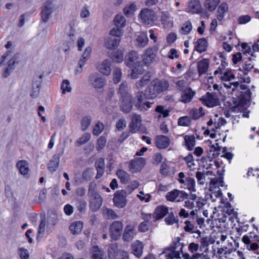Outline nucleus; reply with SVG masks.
<instances>
[{
    "mask_svg": "<svg viewBox=\"0 0 259 259\" xmlns=\"http://www.w3.org/2000/svg\"><path fill=\"white\" fill-rule=\"evenodd\" d=\"M209 65V61L207 59H203L198 62V72L200 76L205 73L207 71Z\"/></svg>",
    "mask_w": 259,
    "mask_h": 259,
    "instance_id": "27",
    "label": "nucleus"
},
{
    "mask_svg": "<svg viewBox=\"0 0 259 259\" xmlns=\"http://www.w3.org/2000/svg\"><path fill=\"white\" fill-rule=\"evenodd\" d=\"M115 259H128V253L123 250L117 249L115 252Z\"/></svg>",
    "mask_w": 259,
    "mask_h": 259,
    "instance_id": "58",
    "label": "nucleus"
},
{
    "mask_svg": "<svg viewBox=\"0 0 259 259\" xmlns=\"http://www.w3.org/2000/svg\"><path fill=\"white\" fill-rule=\"evenodd\" d=\"M113 202L119 208H124L126 204V192L124 190L117 191L114 195Z\"/></svg>",
    "mask_w": 259,
    "mask_h": 259,
    "instance_id": "13",
    "label": "nucleus"
},
{
    "mask_svg": "<svg viewBox=\"0 0 259 259\" xmlns=\"http://www.w3.org/2000/svg\"><path fill=\"white\" fill-rule=\"evenodd\" d=\"M115 25L118 27H123L125 25L126 20L121 14H117L114 19Z\"/></svg>",
    "mask_w": 259,
    "mask_h": 259,
    "instance_id": "50",
    "label": "nucleus"
},
{
    "mask_svg": "<svg viewBox=\"0 0 259 259\" xmlns=\"http://www.w3.org/2000/svg\"><path fill=\"white\" fill-rule=\"evenodd\" d=\"M128 88L127 83L126 82L122 83L119 88L118 93L120 95L122 100H131L132 96L128 93Z\"/></svg>",
    "mask_w": 259,
    "mask_h": 259,
    "instance_id": "29",
    "label": "nucleus"
},
{
    "mask_svg": "<svg viewBox=\"0 0 259 259\" xmlns=\"http://www.w3.org/2000/svg\"><path fill=\"white\" fill-rule=\"evenodd\" d=\"M168 212V208L167 206L164 205H159L157 206L153 213L154 216L158 220L164 218Z\"/></svg>",
    "mask_w": 259,
    "mask_h": 259,
    "instance_id": "26",
    "label": "nucleus"
},
{
    "mask_svg": "<svg viewBox=\"0 0 259 259\" xmlns=\"http://www.w3.org/2000/svg\"><path fill=\"white\" fill-rule=\"evenodd\" d=\"M189 9L193 13L198 14L201 12V5L198 0H194L189 4Z\"/></svg>",
    "mask_w": 259,
    "mask_h": 259,
    "instance_id": "43",
    "label": "nucleus"
},
{
    "mask_svg": "<svg viewBox=\"0 0 259 259\" xmlns=\"http://www.w3.org/2000/svg\"><path fill=\"white\" fill-rule=\"evenodd\" d=\"M196 198V195H191L190 197L185 201L184 206L189 209H193L195 207V199Z\"/></svg>",
    "mask_w": 259,
    "mask_h": 259,
    "instance_id": "51",
    "label": "nucleus"
},
{
    "mask_svg": "<svg viewBox=\"0 0 259 259\" xmlns=\"http://www.w3.org/2000/svg\"><path fill=\"white\" fill-rule=\"evenodd\" d=\"M111 58L114 62L121 63L123 60V53L120 50H117L112 54Z\"/></svg>",
    "mask_w": 259,
    "mask_h": 259,
    "instance_id": "54",
    "label": "nucleus"
},
{
    "mask_svg": "<svg viewBox=\"0 0 259 259\" xmlns=\"http://www.w3.org/2000/svg\"><path fill=\"white\" fill-rule=\"evenodd\" d=\"M137 6L135 4L132 3L127 5L123 9V12L126 16L132 15L136 11Z\"/></svg>",
    "mask_w": 259,
    "mask_h": 259,
    "instance_id": "53",
    "label": "nucleus"
},
{
    "mask_svg": "<svg viewBox=\"0 0 259 259\" xmlns=\"http://www.w3.org/2000/svg\"><path fill=\"white\" fill-rule=\"evenodd\" d=\"M91 136L90 133H84L79 139L76 141V144L78 146L82 145L87 143L91 139Z\"/></svg>",
    "mask_w": 259,
    "mask_h": 259,
    "instance_id": "55",
    "label": "nucleus"
},
{
    "mask_svg": "<svg viewBox=\"0 0 259 259\" xmlns=\"http://www.w3.org/2000/svg\"><path fill=\"white\" fill-rule=\"evenodd\" d=\"M185 145L187 149L191 151L195 145V138L193 135H186L184 137Z\"/></svg>",
    "mask_w": 259,
    "mask_h": 259,
    "instance_id": "34",
    "label": "nucleus"
},
{
    "mask_svg": "<svg viewBox=\"0 0 259 259\" xmlns=\"http://www.w3.org/2000/svg\"><path fill=\"white\" fill-rule=\"evenodd\" d=\"M141 218L144 220L145 222L151 226L153 223L158 221L157 219L154 216V213H142Z\"/></svg>",
    "mask_w": 259,
    "mask_h": 259,
    "instance_id": "46",
    "label": "nucleus"
},
{
    "mask_svg": "<svg viewBox=\"0 0 259 259\" xmlns=\"http://www.w3.org/2000/svg\"><path fill=\"white\" fill-rule=\"evenodd\" d=\"M88 81L90 85L95 89H102L106 83L105 78L97 72L90 74Z\"/></svg>",
    "mask_w": 259,
    "mask_h": 259,
    "instance_id": "8",
    "label": "nucleus"
},
{
    "mask_svg": "<svg viewBox=\"0 0 259 259\" xmlns=\"http://www.w3.org/2000/svg\"><path fill=\"white\" fill-rule=\"evenodd\" d=\"M137 224L135 223H130L124 228L122 239L124 242L129 243L137 235Z\"/></svg>",
    "mask_w": 259,
    "mask_h": 259,
    "instance_id": "9",
    "label": "nucleus"
},
{
    "mask_svg": "<svg viewBox=\"0 0 259 259\" xmlns=\"http://www.w3.org/2000/svg\"><path fill=\"white\" fill-rule=\"evenodd\" d=\"M181 240L180 237H177L169 247L165 248L159 254L160 259H181V254L182 253L184 246L180 242Z\"/></svg>",
    "mask_w": 259,
    "mask_h": 259,
    "instance_id": "2",
    "label": "nucleus"
},
{
    "mask_svg": "<svg viewBox=\"0 0 259 259\" xmlns=\"http://www.w3.org/2000/svg\"><path fill=\"white\" fill-rule=\"evenodd\" d=\"M228 10V5L226 3L223 2L219 5L216 13L217 19L219 21H223Z\"/></svg>",
    "mask_w": 259,
    "mask_h": 259,
    "instance_id": "22",
    "label": "nucleus"
},
{
    "mask_svg": "<svg viewBox=\"0 0 259 259\" xmlns=\"http://www.w3.org/2000/svg\"><path fill=\"white\" fill-rule=\"evenodd\" d=\"M92 259H106V255L104 251L98 246H94L92 248Z\"/></svg>",
    "mask_w": 259,
    "mask_h": 259,
    "instance_id": "32",
    "label": "nucleus"
},
{
    "mask_svg": "<svg viewBox=\"0 0 259 259\" xmlns=\"http://www.w3.org/2000/svg\"><path fill=\"white\" fill-rule=\"evenodd\" d=\"M19 55L15 54L13 56V57L10 59L8 63V67L6 69L4 73L3 74V76L4 77H7L10 73L15 68V64L16 63V61L18 58Z\"/></svg>",
    "mask_w": 259,
    "mask_h": 259,
    "instance_id": "25",
    "label": "nucleus"
},
{
    "mask_svg": "<svg viewBox=\"0 0 259 259\" xmlns=\"http://www.w3.org/2000/svg\"><path fill=\"white\" fill-rule=\"evenodd\" d=\"M131 122L129 126L132 133H135L140 126L141 123V118L140 115L133 113L131 115Z\"/></svg>",
    "mask_w": 259,
    "mask_h": 259,
    "instance_id": "23",
    "label": "nucleus"
},
{
    "mask_svg": "<svg viewBox=\"0 0 259 259\" xmlns=\"http://www.w3.org/2000/svg\"><path fill=\"white\" fill-rule=\"evenodd\" d=\"M111 61L109 59H105L102 62L97 63L96 68L102 74L108 76L111 72Z\"/></svg>",
    "mask_w": 259,
    "mask_h": 259,
    "instance_id": "16",
    "label": "nucleus"
},
{
    "mask_svg": "<svg viewBox=\"0 0 259 259\" xmlns=\"http://www.w3.org/2000/svg\"><path fill=\"white\" fill-rule=\"evenodd\" d=\"M136 41L138 47L144 48L145 47L149 41L147 34L146 32H141L137 36Z\"/></svg>",
    "mask_w": 259,
    "mask_h": 259,
    "instance_id": "31",
    "label": "nucleus"
},
{
    "mask_svg": "<svg viewBox=\"0 0 259 259\" xmlns=\"http://www.w3.org/2000/svg\"><path fill=\"white\" fill-rule=\"evenodd\" d=\"M178 122L179 125L188 126L191 124V119L189 116H183L179 118Z\"/></svg>",
    "mask_w": 259,
    "mask_h": 259,
    "instance_id": "60",
    "label": "nucleus"
},
{
    "mask_svg": "<svg viewBox=\"0 0 259 259\" xmlns=\"http://www.w3.org/2000/svg\"><path fill=\"white\" fill-rule=\"evenodd\" d=\"M16 166L19 169L20 173L22 175H26L29 171L28 164L26 160H20L17 164Z\"/></svg>",
    "mask_w": 259,
    "mask_h": 259,
    "instance_id": "33",
    "label": "nucleus"
},
{
    "mask_svg": "<svg viewBox=\"0 0 259 259\" xmlns=\"http://www.w3.org/2000/svg\"><path fill=\"white\" fill-rule=\"evenodd\" d=\"M82 228L83 223L81 221L73 222L69 227L71 232L74 235L79 234L81 232Z\"/></svg>",
    "mask_w": 259,
    "mask_h": 259,
    "instance_id": "38",
    "label": "nucleus"
},
{
    "mask_svg": "<svg viewBox=\"0 0 259 259\" xmlns=\"http://www.w3.org/2000/svg\"><path fill=\"white\" fill-rule=\"evenodd\" d=\"M120 42V39L119 38H113L112 37L108 38L105 42L106 48L111 50H115Z\"/></svg>",
    "mask_w": 259,
    "mask_h": 259,
    "instance_id": "28",
    "label": "nucleus"
},
{
    "mask_svg": "<svg viewBox=\"0 0 259 259\" xmlns=\"http://www.w3.org/2000/svg\"><path fill=\"white\" fill-rule=\"evenodd\" d=\"M123 224L121 221H115L109 227V236L113 240H118L123 231Z\"/></svg>",
    "mask_w": 259,
    "mask_h": 259,
    "instance_id": "11",
    "label": "nucleus"
},
{
    "mask_svg": "<svg viewBox=\"0 0 259 259\" xmlns=\"http://www.w3.org/2000/svg\"><path fill=\"white\" fill-rule=\"evenodd\" d=\"M210 189H219L220 187H223L224 185L223 177L222 174H220L219 177L214 178L210 181Z\"/></svg>",
    "mask_w": 259,
    "mask_h": 259,
    "instance_id": "42",
    "label": "nucleus"
},
{
    "mask_svg": "<svg viewBox=\"0 0 259 259\" xmlns=\"http://www.w3.org/2000/svg\"><path fill=\"white\" fill-rule=\"evenodd\" d=\"M196 93L191 88H186L181 94L180 101L184 103L190 102L195 95Z\"/></svg>",
    "mask_w": 259,
    "mask_h": 259,
    "instance_id": "19",
    "label": "nucleus"
},
{
    "mask_svg": "<svg viewBox=\"0 0 259 259\" xmlns=\"http://www.w3.org/2000/svg\"><path fill=\"white\" fill-rule=\"evenodd\" d=\"M141 22L145 25H152L156 20V14L152 9H142L139 14Z\"/></svg>",
    "mask_w": 259,
    "mask_h": 259,
    "instance_id": "5",
    "label": "nucleus"
},
{
    "mask_svg": "<svg viewBox=\"0 0 259 259\" xmlns=\"http://www.w3.org/2000/svg\"><path fill=\"white\" fill-rule=\"evenodd\" d=\"M202 103L209 108H212L219 105L220 103L219 98L216 93H206L200 99Z\"/></svg>",
    "mask_w": 259,
    "mask_h": 259,
    "instance_id": "10",
    "label": "nucleus"
},
{
    "mask_svg": "<svg viewBox=\"0 0 259 259\" xmlns=\"http://www.w3.org/2000/svg\"><path fill=\"white\" fill-rule=\"evenodd\" d=\"M61 89L63 94H65L66 92H70L72 88L70 85L69 81L67 79L63 80L61 84Z\"/></svg>",
    "mask_w": 259,
    "mask_h": 259,
    "instance_id": "59",
    "label": "nucleus"
},
{
    "mask_svg": "<svg viewBox=\"0 0 259 259\" xmlns=\"http://www.w3.org/2000/svg\"><path fill=\"white\" fill-rule=\"evenodd\" d=\"M96 184L91 182L89 186L88 195L89 198L90 208L93 212L97 211L103 203L102 196L96 191Z\"/></svg>",
    "mask_w": 259,
    "mask_h": 259,
    "instance_id": "3",
    "label": "nucleus"
},
{
    "mask_svg": "<svg viewBox=\"0 0 259 259\" xmlns=\"http://www.w3.org/2000/svg\"><path fill=\"white\" fill-rule=\"evenodd\" d=\"M194 221L187 220L185 222V226L184 229L185 232L190 233H194L198 232L200 233V232L197 230V228L195 226Z\"/></svg>",
    "mask_w": 259,
    "mask_h": 259,
    "instance_id": "39",
    "label": "nucleus"
},
{
    "mask_svg": "<svg viewBox=\"0 0 259 259\" xmlns=\"http://www.w3.org/2000/svg\"><path fill=\"white\" fill-rule=\"evenodd\" d=\"M92 122V118L90 116H85L82 118L80 122L81 130L82 131H86L90 126Z\"/></svg>",
    "mask_w": 259,
    "mask_h": 259,
    "instance_id": "49",
    "label": "nucleus"
},
{
    "mask_svg": "<svg viewBox=\"0 0 259 259\" xmlns=\"http://www.w3.org/2000/svg\"><path fill=\"white\" fill-rule=\"evenodd\" d=\"M204 109L201 107L199 108H193L190 111L189 115L194 120L198 119L204 115Z\"/></svg>",
    "mask_w": 259,
    "mask_h": 259,
    "instance_id": "37",
    "label": "nucleus"
},
{
    "mask_svg": "<svg viewBox=\"0 0 259 259\" xmlns=\"http://www.w3.org/2000/svg\"><path fill=\"white\" fill-rule=\"evenodd\" d=\"M224 86L226 89H232V91L235 90H246L247 87L246 85L240 84L239 81H235L231 82L230 81H226L223 83Z\"/></svg>",
    "mask_w": 259,
    "mask_h": 259,
    "instance_id": "24",
    "label": "nucleus"
},
{
    "mask_svg": "<svg viewBox=\"0 0 259 259\" xmlns=\"http://www.w3.org/2000/svg\"><path fill=\"white\" fill-rule=\"evenodd\" d=\"M144 98L146 99L145 93H144L143 92L139 91L136 93L135 98V106L137 109L142 108V104L144 103L143 100Z\"/></svg>",
    "mask_w": 259,
    "mask_h": 259,
    "instance_id": "36",
    "label": "nucleus"
},
{
    "mask_svg": "<svg viewBox=\"0 0 259 259\" xmlns=\"http://www.w3.org/2000/svg\"><path fill=\"white\" fill-rule=\"evenodd\" d=\"M63 152L60 154L54 155L50 160L48 163L47 167L50 172H54L58 169L60 163V158Z\"/></svg>",
    "mask_w": 259,
    "mask_h": 259,
    "instance_id": "20",
    "label": "nucleus"
},
{
    "mask_svg": "<svg viewBox=\"0 0 259 259\" xmlns=\"http://www.w3.org/2000/svg\"><path fill=\"white\" fill-rule=\"evenodd\" d=\"M220 0H204V7L207 11L213 12L220 3Z\"/></svg>",
    "mask_w": 259,
    "mask_h": 259,
    "instance_id": "30",
    "label": "nucleus"
},
{
    "mask_svg": "<svg viewBox=\"0 0 259 259\" xmlns=\"http://www.w3.org/2000/svg\"><path fill=\"white\" fill-rule=\"evenodd\" d=\"M151 78V75L150 73H146L142 77V78L140 80L136 82L135 84L136 88L137 89H141L143 88L146 84H147L148 83V82H149Z\"/></svg>",
    "mask_w": 259,
    "mask_h": 259,
    "instance_id": "41",
    "label": "nucleus"
},
{
    "mask_svg": "<svg viewBox=\"0 0 259 259\" xmlns=\"http://www.w3.org/2000/svg\"><path fill=\"white\" fill-rule=\"evenodd\" d=\"M169 84L165 79L155 78L151 81L145 90L146 98L147 99H154L160 94L166 91Z\"/></svg>",
    "mask_w": 259,
    "mask_h": 259,
    "instance_id": "1",
    "label": "nucleus"
},
{
    "mask_svg": "<svg viewBox=\"0 0 259 259\" xmlns=\"http://www.w3.org/2000/svg\"><path fill=\"white\" fill-rule=\"evenodd\" d=\"M222 81H230L235 78V75L232 74L231 71H225L220 77Z\"/></svg>",
    "mask_w": 259,
    "mask_h": 259,
    "instance_id": "62",
    "label": "nucleus"
},
{
    "mask_svg": "<svg viewBox=\"0 0 259 259\" xmlns=\"http://www.w3.org/2000/svg\"><path fill=\"white\" fill-rule=\"evenodd\" d=\"M121 75V69L117 67L115 68L113 71V80L115 84L120 81Z\"/></svg>",
    "mask_w": 259,
    "mask_h": 259,
    "instance_id": "56",
    "label": "nucleus"
},
{
    "mask_svg": "<svg viewBox=\"0 0 259 259\" xmlns=\"http://www.w3.org/2000/svg\"><path fill=\"white\" fill-rule=\"evenodd\" d=\"M252 60H254V58H249L248 60L244 62L242 65V69H240L241 71L243 73V77H242V74H240V78L242 79L243 82L249 83L250 79L248 76H246L248 73L252 69H253L254 64Z\"/></svg>",
    "mask_w": 259,
    "mask_h": 259,
    "instance_id": "15",
    "label": "nucleus"
},
{
    "mask_svg": "<svg viewBox=\"0 0 259 259\" xmlns=\"http://www.w3.org/2000/svg\"><path fill=\"white\" fill-rule=\"evenodd\" d=\"M132 71L131 74V77L133 79L137 78L139 76L143 73V69L142 66L140 65L134 66V67H132Z\"/></svg>",
    "mask_w": 259,
    "mask_h": 259,
    "instance_id": "47",
    "label": "nucleus"
},
{
    "mask_svg": "<svg viewBox=\"0 0 259 259\" xmlns=\"http://www.w3.org/2000/svg\"><path fill=\"white\" fill-rule=\"evenodd\" d=\"M104 128V124L101 122H98L94 126L93 134L95 136H98L103 131Z\"/></svg>",
    "mask_w": 259,
    "mask_h": 259,
    "instance_id": "61",
    "label": "nucleus"
},
{
    "mask_svg": "<svg viewBox=\"0 0 259 259\" xmlns=\"http://www.w3.org/2000/svg\"><path fill=\"white\" fill-rule=\"evenodd\" d=\"M161 20L165 28L170 27L172 25V19L166 13H162Z\"/></svg>",
    "mask_w": 259,
    "mask_h": 259,
    "instance_id": "45",
    "label": "nucleus"
},
{
    "mask_svg": "<svg viewBox=\"0 0 259 259\" xmlns=\"http://www.w3.org/2000/svg\"><path fill=\"white\" fill-rule=\"evenodd\" d=\"M165 197L167 201L180 202L184 199L188 198V195L184 191L174 189L167 192Z\"/></svg>",
    "mask_w": 259,
    "mask_h": 259,
    "instance_id": "12",
    "label": "nucleus"
},
{
    "mask_svg": "<svg viewBox=\"0 0 259 259\" xmlns=\"http://www.w3.org/2000/svg\"><path fill=\"white\" fill-rule=\"evenodd\" d=\"M116 175L122 184H127L130 180V175L123 169H119L117 170Z\"/></svg>",
    "mask_w": 259,
    "mask_h": 259,
    "instance_id": "35",
    "label": "nucleus"
},
{
    "mask_svg": "<svg viewBox=\"0 0 259 259\" xmlns=\"http://www.w3.org/2000/svg\"><path fill=\"white\" fill-rule=\"evenodd\" d=\"M93 170L91 168H87L82 172V179L85 181H90L93 176Z\"/></svg>",
    "mask_w": 259,
    "mask_h": 259,
    "instance_id": "63",
    "label": "nucleus"
},
{
    "mask_svg": "<svg viewBox=\"0 0 259 259\" xmlns=\"http://www.w3.org/2000/svg\"><path fill=\"white\" fill-rule=\"evenodd\" d=\"M128 170L132 173L140 171L145 165V160L143 157L135 158L128 162Z\"/></svg>",
    "mask_w": 259,
    "mask_h": 259,
    "instance_id": "14",
    "label": "nucleus"
},
{
    "mask_svg": "<svg viewBox=\"0 0 259 259\" xmlns=\"http://www.w3.org/2000/svg\"><path fill=\"white\" fill-rule=\"evenodd\" d=\"M207 41L205 38H200L195 42V49L199 53L206 50Z\"/></svg>",
    "mask_w": 259,
    "mask_h": 259,
    "instance_id": "40",
    "label": "nucleus"
},
{
    "mask_svg": "<svg viewBox=\"0 0 259 259\" xmlns=\"http://www.w3.org/2000/svg\"><path fill=\"white\" fill-rule=\"evenodd\" d=\"M18 254L21 259H28L29 257L28 250L23 247H20L18 249Z\"/></svg>",
    "mask_w": 259,
    "mask_h": 259,
    "instance_id": "64",
    "label": "nucleus"
},
{
    "mask_svg": "<svg viewBox=\"0 0 259 259\" xmlns=\"http://www.w3.org/2000/svg\"><path fill=\"white\" fill-rule=\"evenodd\" d=\"M139 56L137 52L132 51L129 52L127 56L126 65L129 67H134V66L139 65L141 62L138 61Z\"/></svg>",
    "mask_w": 259,
    "mask_h": 259,
    "instance_id": "17",
    "label": "nucleus"
},
{
    "mask_svg": "<svg viewBox=\"0 0 259 259\" xmlns=\"http://www.w3.org/2000/svg\"><path fill=\"white\" fill-rule=\"evenodd\" d=\"M58 8L56 0H47L44 3L41 12V20L47 23L54 10Z\"/></svg>",
    "mask_w": 259,
    "mask_h": 259,
    "instance_id": "4",
    "label": "nucleus"
},
{
    "mask_svg": "<svg viewBox=\"0 0 259 259\" xmlns=\"http://www.w3.org/2000/svg\"><path fill=\"white\" fill-rule=\"evenodd\" d=\"M107 143V139L105 137L101 136L97 140L96 149L100 151L104 148Z\"/></svg>",
    "mask_w": 259,
    "mask_h": 259,
    "instance_id": "57",
    "label": "nucleus"
},
{
    "mask_svg": "<svg viewBox=\"0 0 259 259\" xmlns=\"http://www.w3.org/2000/svg\"><path fill=\"white\" fill-rule=\"evenodd\" d=\"M179 178L178 179L179 182L181 184V187L188 189L190 191L195 192V181L193 178L189 176H186L183 172H180L178 174Z\"/></svg>",
    "mask_w": 259,
    "mask_h": 259,
    "instance_id": "6",
    "label": "nucleus"
},
{
    "mask_svg": "<svg viewBox=\"0 0 259 259\" xmlns=\"http://www.w3.org/2000/svg\"><path fill=\"white\" fill-rule=\"evenodd\" d=\"M103 213L108 219H116L119 218V216L112 209L108 208H105L103 210Z\"/></svg>",
    "mask_w": 259,
    "mask_h": 259,
    "instance_id": "48",
    "label": "nucleus"
},
{
    "mask_svg": "<svg viewBox=\"0 0 259 259\" xmlns=\"http://www.w3.org/2000/svg\"><path fill=\"white\" fill-rule=\"evenodd\" d=\"M158 50L157 47L154 46L149 47L144 51L141 58L145 66H148L155 61Z\"/></svg>",
    "mask_w": 259,
    "mask_h": 259,
    "instance_id": "7",
    "label": "nucleus"
},
{
    "mask_svg": "<svg viewBox=\"0 0 259 259\" xmlns=\"http://www.w3.org/2000/svg\"><path fill=\"white\" fill-rule=\"evenodd\" d=\"M132 98L131 100L124 99L120 105V109L124 113H129L132 109Z\"/></svg>",
    "mask_w": 259,
    "mask_h": 259,
    "instance_id": "44",
    "label": "nucleus"
},
{
    "mask_svg": "<svg viewBox=\"0 0 259 259\" xmlns=\"http://www.w3.org/2000/svg\"><path fill=\"white\" fill-rule=\"evenodd\" d=\"M144 244L139 240L134 241L131 246V252L136 257H140L143 253Z\"/></svg>",
    "mask_w": 259,
    "mask_h": 259,
    "instance_id": "18",
    "label": "nucleus"
},
{
    "mask_svg": "<svg viewBox=\"0 0 259 259\" xmlns=\"http://www.w3.org/2000/svg\"><path fill=\"white\" fill-rule=\"evenodd\" d=\"M192 29V24L190 21H188L183 23L180 31L182 34L186 35L189 33Z\"/></svg>",
    "mask_w": 259,
    "mask_h": 259,
    "instance_id": "52",
    "label": "nucleus"
},
{
    "mask_svg": "<svg viewBox=\"0 0 259 259\" xmlns=\"http://www.w3.org/2000/svg\"><path fill=\"white\" fill-rule=\"evenodd\" d=\"M169 144L170 140L167 136L159 135L155 138V145L159 149H165L169 146Z\"/></svg>",
    "mask_w": 259,
    "mask_h": 259,
    "instance_id": "21",
    "label": "nucleus"
}]
</instances>
